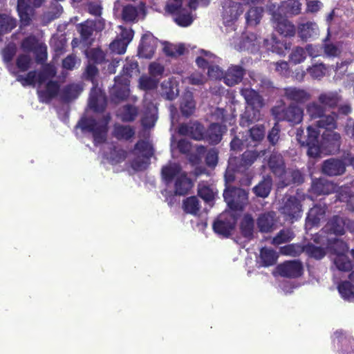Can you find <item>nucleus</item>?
<instances>
[{
	"instance_id": "nucleus-1",
	"label": "nucleus",
	"mask_w": 354,
	"mask_h": 354,
	"mask_svg": "<svg viewBox=\"0 0 354 354\" xmlns=\"http://www.w3.org/2000/svg\"><path fill=\"white\" fill-rule=\"evenodd\" d=\"M111 120L109 114L104 115L99 120L95 118H84L78 122V125L82 131L91 133L95 145L104 143L106 141L108 133V124Z\"/></svg>"
},
{
	"instance_id": "nucleus-2",
	"label": "nucleus",
	"mask_w": 354,
	"mask_h": 354,
	"mask_svg": "<svg viewBox=\"0 0 354 354\" xmlns=\"http://www.w3.org/2000/svg\"><path fill=\"white\" fill-rule=\"evenodd\" d=\"M241 93L246 103L251 106V110L247 109L241 115L240 120L241 126L248 127L257 120V116L259 115V109L264 106L263 99L258 92L252 88H243Z\"/></svg>"
},
{
	"instance_id": "nucleus-3",
	"label": "nucleus",
	"mask_w": 354,
	"mask_h": 354,
	"mask_svg": "<svg viewBox=\"0 0 354 354\" xmlns=\"http://www.w3.org/2000/svg\"><path fill=\"white\" fill-rule=\"evenodd\" d=\"M274 118L278 122H287L292 125L299 124L303 120L304 110L295 104L286 105L283 101L271 109Z\"/></svg>"
},
{
	"instance_id": "nucleus-4",
	"label": "nucleus",
	"mask_w": 354,
	"mask_h": 354,
	"mask_svg": "<svg viewBox=\"0 0 354 354\" xmlns=\"http://www.w3.org/2000/svg\"><path fill=\"white\" fill-rule=\"evenodd\" d=\"M319 134L316 127L308 126L306 129V135L304 134L303 129H297V139L301 146L308 147L307 153L310 157L316 158L320 156Z\"/></svg>"
},
{
	"instance_id": "nucleus-5",
	"label": "nucleus",
	"mask_w": 354,
	"mask_h": 354,
	"mask_svg": "<svg viewBox=\"0 0 354 354\" xmlns=\"http://www.w3.org/2000/svg\"><path fill=\"white\" fill-rule=\"evenodd\" d=\"M223 196L228 207L234 211L243 210L248 201V192L240 187H227Z\"/></svg>"
},
{
	"instance_id": "nucleus-6",
	"label": "nucleus",
	"mask_w": 354,
	"mask_h": 354,
	"mask_svg": "<svg viewBox=\"0 0 354 354\" xmlns=\"http://www.w3.org/2000/svg\"><path fill=\"white\" fill-rule=\"evenodd\" d=\"M346 230L354 233V221L346 217L335 215L328 221L323 232L342 236L345 234Z\"/></svg>"
},
{
	"instance_id": "nucleus-7",
	"label": "nucleus",
	"mask_w": 354,
	"mask_h": 354,
	"mask_svg": "<svg viewBox=\"0 0 354 354\" xmlns=\"http://www.w3.org/2000/svg\"><path fill=\"white\" fill-rule=\"evenodd\" d=\"M44 1V0H17V10L24 26L30 24L35 8H39Z\"/></svg>"
},
{
	"instance_id": "nucleus-8",
	"label": "nucleus",
	"mask_w": 354,
	"mask_h": 354,
	"mask_svg": "<svg viewBox=\"0 0 354 354\" xmlns=\"http://www.w3.org/2000/svg\"><path fill=\"white\" fill-rule=\"evenodd\" d=\"M283 97L290 104L299 106L308 102L311 99V94L306 88L291 86L283 88Z\"/></svg>"
},
{
	"instance_id": "nucleus-9",
	"label": "nucleus",
	"mask_w": 354,
	"mask_h": 354,
	"mask_svg": "<svg viewBox=\"0 0 354 354\" xmlns=\"http://www.w3.org/2000/svg\"><path fill=\"white\" fill-rule=\"evenodd\" d=\"M165 10L174 17V21L180 26L187 27L193 22L190 12L183 5L166 4Z\"/></svg>"
},
{
	"instance_id": "nucleus-10",
	"label": "nucleus",
	"mask_w": 354,
	"mask_h": 354,
	"mask_svg": "<svg viewBox=\"0 0 354 354\" xmlns=\"http://www.w3.org/2000/svg\"><path fill=\"white\" fill-rule=\"evenodd\" d=\"M235 218L228 214H221L213 223L214 232L223 237H229L235 227Z\"/></svg>"
},
{
	"instance_id": "nucleus-11",
	"label": "nucleus",
	"mask_w": 354,
	"mask_h": 354,
	"mask_svg": "<svg viewBox=\"0 0 354 354\" xmlns=\"http://www.w3.org/2000/svg\"><path fill=\"white\" fill-rule=\"evenodd\" d=\"M276 270L281 277L297 279L303 274L304 267L299 260H290L277 265Z\"/></svg>"
},
{
	"instance_id": "nucleus-12",
	"label": "nucleus",
	"mask_w": 354,
	"mask_h": 354,
	"mask_svg": "<svg viewBox=\"0 0 354 354\" xmlns=\"http://www.w3.org/2000/svg\"><path fill=\"white\" fill-rule=\"evenodd\" d=\"M341 136L334 131H324L322 135L320 150L328 154H333L339 151Z\"/></svg>"
},
{
	"instance_id": "nucleus-13",
	"label": "nucleus",
	"mask_w": 354,
	"mask_h": 354,
	"mask_svg": "<svg viewBox=\"0 0 354 354\" xmlns=\"http://www.w3.org/2000/svg\"><path fill=\"white\" fill-rule=\"evenodd\" d=\"M281 212L286 216L287 219H298L301 216V204L300 201L296 196H290L284 203Z\"/></svg>"
},
{
	"instance_id": "nucleus-14",
	"label": "nucleus",
	"mask_w": 354,
	"mask_h": 354,
	"mask_svg": "<svg viewBox=\"0 0 354 354\" xmlns=\"http://www.w3.org/2000/svg\"><path fill=\"white\" fill-rule=\"evenodd\" d=\"M339 354L354 353V339L346 334L343 330H337L334 333Z\"/></svg>"
},
{
	"instance_id": "nucleus-15",
	"label": "nucleus",
	"mask_w": 354,
	"mask_h": 354,
	"mask_svg": "<svg viewBox=\"0 0 354 354\" xmlns=\"http://www.w3.org/2000/svg\"><path fill=\"white\" fill-rule=\"evenodd\" d=\"M178 133L182 136H187L196 140H204L205 130L200 122L181 124L178 127Z\"/></svg>"
},
{
	"instance_id": "nucleus-16",
	"label": "nucleus",
	"mask_w": 354,
	"mask_h": 354,
	"mask_svg": "<svg viewBox=\"0 0 354 354\" xmlns=\"http://www.w3.org/2000/svg\"><path fill=\"white\" fill-rule=\"evenodd\" d=\"M156 47V39L151 33H146L142 37L138 54L142 58L151 59L155 53Z\"/></svg>"
},
{
	"instance_id": "nucleus-17",
	"label": "nucleus",
	"mask_w": 354,
	"mask_h": 354,
	"mask_svg": "<svg viewBox=\"0 0 354 354\" xmlns=\"http://www.w3.org/2000/svg\"><path fill=\"white\" fill-rule=\"evenodd\" d=\"M322 171L329 176H339L345 172L346 165L343 160L332 158L323 162Z\"/></svg>"
},
{
	"instance_id": "nucleus-18",
	"label": "nucleus",
	"mask_w": 354,
	"mask_h": 354,
	"mask_svg": "<svg viewBox=\"0 0 354 354\" xmlns=\"http://www.w3.org/2000/svg\"><path fill=\"white\" fill-rule=\"evenodd\" d=\"M274 27L278 33L285 37H294L296 33L295 25L281 15H274Z\"/></svg>"
},
{
	"instance_id": "nucleus-19",
	"label": "nucleus",
	"mask_w": 354,
	"mask_h": 354,
	"mask_svg": "<svg viewBox=\"0 0 354 354\" xmlns=\"http://www.w3.org/2000/svg\"><path fill=\"white\" fill-rule=\"evenodd\" d=\"M268 165L271 172L279 178V180L286 173L285 161L280 153H272L268 158Z\"/></svg>"
},
{
	"instance_id": "nucleus-20",
	"label": "nucleus",
	"mask_w": 354,
	"mask_h": 354,
	"mask_svg": "<svg viewBox=\"0 0 354 354\" xmlns=\"http://www.w3.org/2000/svg\"><path fill=\"white\" fill-rule=\"evenodd\" d=\"M276 213L267 212L261 214L257 219V225L259 230L262 233H269L276 228Z\"/></svg>"
},
{
	"instance_id": "nucleus-21",
	"label": "nucleus",
	"mask_w": 354,
	"mask_h": 354,
	"mask_svg": "<svg viewBox=\"0 0 354 354\" xmlns=\"http://www.w3.org/2000/svg\"><path fill=\"white\" fill-rule=\"evenodd\" d=\"M245 74V71L243 67L239 65H232L224 73V82L229 86H235L242 81Z\"/></svg>"
},
{
	"instance_id": "nucleus-22",
	"label": "nucleus",
	"mask_w": 354,
	"mask_h": 354,
	"mask_svg": "<svg viewBox=\"0 0 354 354\" xmlns=\"http://www.w3.org/2000/svg\"><path fill=\"white\" fill-rule=\"evenodd\" d=\"M304 182V174L297 169H290L283 176L277 183L279 189H283L291 185H301Z\"/></svg>"
},
{
	"instance_id": "nucleus-23",
	"label": "nucleus",
	"mask_w": 354,
	"mask_h": 354,
	"mask_svg": "<svg viewBox=\"0 0 354 354\" xmlns=\"http://www.w3.org/2000/svg\"><path fill=\"white\" fill-rule=\"evenodd\" d=\"M225 130V126L218 123H212L205 130L204 140L211 145H217L222 140L223 134Z\"/></svg>"
},
{
	"instance_id": "nucleus-24",
	"label": "nucleus",
	"mask_w": 354,
	"mask_h": 354,
	"mask_svg": "<svg viewBox=\"0 0 354 354\" xmlns=\"http://www.w3.org/2000/svg\"><path fill=\"white\" fill-rule=\"evenodd\" d=\"M60 89V86L57 81L50 80L46 84V89L39 91L38 95L40 101L44 103H49L53 98L57 97Z\"/></svg>"
},
{
	"instance_id": "nucleus-25",
	"label": "nucleus",
	"mask_w": 354,
	"mask_h": 354,
	"mask_svg": "<svg viewBox=\"0 0 354 354\" xmlns=\"http://www.w3.org/2000/svg\"><path fill=\"white\" fill-rule=\"evenodd\" d=\"M259 153L257 151H245L237 160L236 170L244 172L257 160Z\"/></svg>"
},
{
	"instance_id": "nucleus-26",
	"label": "nucleus",
	"mask_w": 354,
	"mask_h": 354,
	"mask_svg": "<svg viewBox=\"0 0 354 354\" xmlns=\"http://www.w3.org/2000/svg\"><path fill=\"white\" fill-rule=\"evenodd\" d=\"M193 187L192 180L187 177L186 173H181L175 180L174 192L176 195L185 196L187 194Z\"/></svg>"
},
{
	"instance_id": "nucleus-27",
	"label": "nucleus",
	"mask_w": 354,
	"mask_h": 354,
	"mask_svg": "<svg viewBox=\"0 0 354 354\" xmlns=\"http://www.w3.org/2000/svg\"><path fill=\"white\" fill-rule=\"evenodd\" d=\"M115 85L112 90V97L114 100L121 101L126 100L129 95V80H118L114 79Z\"/></svg>"
},
{
	"instance_id": "nucleus-28",
	"label": "nucleus",
	"mask_w": 354,
	"mask_h": 354,
	"mask_svg": "<svg viewBox=\"0 0 354 354\" xmlns=\"http://www.w3.org/2000/svg\"><path fill=\"white\" fill-rule=\"evenodd\" d=\"M272 187V179L270 176L266 175L252 188V192L257 197L266 198L270 194Z\"/></svg>"
},
{
	"instance_id": "nucleus-29",
	"label": "nucleus",
	"mask_w": 354,
	"mask_h": 354,
	"mask_svg": "<svg viewBox=\"0 0 354 354\" xmlns=\"http://www.w3.org/2000/svg\"><path fill=\"white\" fill-rule=\"evenodd\" d=\"M140 73L138 63L134 59H126V62L123 66L122 71L120 74L116 76L118 80H129L133 75H138Z\"/></svg>"
},
{
	"instance_id": "nucleus-30",
	"label": "nucleus",
	"mask_w": 354,
	"mask_h": 354,
	"mask_svg": "<svg viewBox=\"0 0 354 354\" xmlns=\"http://www.w3.org/2000/svg\"><path fill=\"white\" fill-rule=\"evenodd\" d=\"M297 34L301 40L306 41L308 39L318 35V26L314 21L300 23L297 26Z\"/></svg>"
},
{
	"instance_id": "nucleus-31",
	"label": "nucleus",
	"mask_w": 354,
	"mask_h": 354,
	"mask_svg": "<svg viewBox=\"0 0 354 354\" xmlns=\"http://www.w3.org/2000/svg\"><path fill=\"white\" fill-rule=\"evenodd\" d=\"M122 40H115L110 44L111 49L118 54H122L126 50V46L133 37V31L132 30H124L121 33Z\"/></svg>"
},
{
	"instance_id": "nucleus-32",
	"label": "nucleus",
	"mask_w": 354,
	"mask_h": 354,
	"mask_svg": "<svg viewBox=\"0 0 354 354\" xmlns=\"http://www.w3.org/2000/svg\"><path fill=\"white\" fill-rule=\"evenodd\" d=\"M335 185L326 179H316L313 182L312 189L317 195H328L335 192Z\"/></svg>"
},
{
	"instance_id": "nucleus-33",
	"label": "nucleus",
	"mask_w": 354,
	"mask_h": 354,
	"mask_svg": "<svg viewBox=\"0 0 354 354\" xmlns=\"http://www.w3.org/2000/svg\"><path fill=\"white\" fill-rule=\"evenodd\" d=\"M135 129L129 125L115 124L112 135L118 140H129L135 136Z\"/></svg>"
},
{
	"instance_id": "nucleus-34",
	"label": "nucleus",
	"mask_w": 354,
	"mask_h": 354,
	"mask_svg": "<svg viewBox=\"0 0 354 354\" xmlns=\"http://www.w3.org/2000/svg\"><path fill=\"white\" fill-rule=\"evenodd\" d=\"M326 210L327 205L326 204H315L308 213V221L313 225H318L321 219L324 217Z\"/></svg>"
},
{
	"instance_id": "nucleus-35",
	"label": "nucleus",
	"mask_w": 354,
	"mask_h": 354,
	"mask_svg": "<svg viewBox=\"0 0 354 354\" xmlns=\"http://www.w3.org/2000/svg\"><path fill=\"white\" fill-rule=\"evenodd\" d=\"M337 115L333 112L329 115H324L316 122V127L324 129V131H334L337 127Z\"/></svg>"
},
{
	"instance_id": "nucleus-36",
	"label": "nucleus",
	"mask_w": 354,
	"mask_h": 354,
	"mask_svg": "<svg viewBox=\"0 0 354 354\" xmlns=\"http://www.w3.org/2000/svg\"><path fill=\"white\" fill-rule=\"evenodd\" d=\"M254 220L251 214H244L240 223V230L242 236L247 239L253 238Z\"/></svg>"
},
{
	"instance_id": "nucleus-37",
	"label": "nucleus",
	"mask_w": 354,
	"mask_h": 354,
	"mask_svg": "<svg viewBox=\"0 0 354 354\" xmlns=\"http://www.w3.org/2000/svg\"><path fill=\"white\" fill-rule=\"evenodd\" d=\"M17 25L16 18L6 13L0 14V35L10 32Z\"/></svg>"
},
{
	"instance_id": "nucleus-38",
	"label": "nucleus",
	"mask_w": 354,
	"mask_h": 354,
	"mask_svg": "<svg viewBox=\"0 0 354 354\" xmlns=\"http://www.w3.org/2000/svg\"><path fill=\"white\" fill-rule=\"evenodd\" d=\"M277 253L272 249L263 248L260 250L261 264L263 267L274 265L278 259Z\"/></svg>"
},
{
	"instance_id": "nucleus-39",
	"label": "nucleus",
	"mask_w": 354,
	"mask_h": 354,
	"mask_svg": "<svg viewBox=\"0 0 354 354\" xmlns=\"http://www.w3.org/2000/svg\"><path fill=\"white\" fill-rule=\"evenodd\" d=\"M326 247L336 255L344 254L348 250L347 243L337 238L327 239Z\"/></svg>"
},
{
	"instance_id": "nucleus-40",
	"label": "nucleus",
	"mask_w": 354,
	"mask_h": 354,
	"mask_svg": "<svg viewBox=\"0 0 354 354\" xmlns=\"http://www.w3.org/2000/svg\"><path fill=\"white\" fill-rule=\"evenodd\" d=\"M181 167L177 164L165 165L162 167L161 175L163 180L171 183L175 178H177L181 173Z\"/></svg>"
},
{
	"instance_id": "nucleus-41",
	"label": "nucleus",
	"mask_w": 354,
	"mask_h": 354,
	"mask_svg": "<svg viewBox=\"0 0 354 354\" xmlns=\"http://www.w3.org/2000/svg\"><path fill=\"white\" fill-rule=\"evenodd\" d=\"M318 101L324 108L333 109L337 106L340 101V97L335 93H323L319 95Z\"/></svg>"
},
{
	"instance_id": "nucleus-42",
	"label": "nucleus",
	"mask_w": 354,
	"mask_h": 354,
	"mask_svg": "<svg viewBox=\"0 0 354 354\" xmlns=\"http://www.w3.org/2000/svg\"><path fill=\"white\" fill-rule=\"evenodd\" d=\"M183 208L185 212L192 215H197L201 209L198 198L195 196L186 198L183 201Z\"/></svg>"
},
{
	"instance_id": "nucleus-43",
	"label": "nucleus",
	"mask_w": 354,
	"mask_h": 354,
	"mask_svg": "<svg viewBox=\"0 0 354 354\" xmlns=\"http://www.w3.org/2000/svg\"><path fill=\"white\" fill-rule=\"evenodd\" d=\"M138 115V108L132 104H127L121 108L120 117L122 122H131L136 120Z\"/></svg>"
},
{
	"instance_id": "nucleus-44",
	"label": "nucleus",
	"mask_w": 354,
	"mask_h": 354,
	"mask_svg": "<svg viewBox=\"0 0 354 354\" xmlns=\"http://www.w3.org/2000/svg\"><path fill=\"white\" fill-rule=\"evenodd\" d=\"M281 9L285 15H298L301 12V3L298 0H287L282 3Z\"/></svg>"
},
{
	"instance_id": "nucleus-45",
	"label": "nucleus",
	"mask_w": 354,
	"mask_h": 354,
	"mask_svg": "<svg viewBox=\"0 0 354 354\" xmlns=\"http://www.w3.org/2000/svg\"><path fill=\"white\" fill-rule=\"evenodd\" d=\"M337 289L344 299L348 301L354 299V285L351 281H342L338 285Z\"/></svg>"
},
{
	"instance_id": "nucleus-46",
	"label": "nucleus",
	"mask_w": 354,
	"mask_h": 354,
	"mask_svg": "<svg viewBox=\"0 0 354 354\" xmlns=\"http://www.w3.org/2000/svg\"><path fill=\"white\" fill-rule=\"evenodd\" d=\"M282 254L291 257H298L305 252V245L292 243L284 245L280 248Z\"/></svg>"
},
{
	"instance_id": "nucleus-47",
	"label": "nucleus",
	"mask_w": 354,
	"mask_h": 354,
	"mask_svg": "<svg viewBox=\"0 0 354 354\" xmlns=\"http://www.w3.org/2000/svg\"><path fill=\"white\" fill-rule=\"evenodd\" d=\"M89 106L96 113H102L106 108L104 97L99 94H94L90 97Z\"/></svg>"
},
{
	"instance_id": "nucleus-48",
	"label": "nucleus",
	"mask_w": 354,
	"mask_h": 354,
	"mask_svg": "<svg viewBox=\"0 0 354 354\" xmlns=\"http://www.w3.org/2000/svg\"><path fill=\"white\" fill-rule=\"evenodd\" d=\"M138 17V10L136 6L131 4L123 6L122 19L125 22H134Z\"/></svg>"
},
{
	"instance_id": "nucleus-49",
	"label": "nucleus",
	"mask_w": 354,
	"mask_h": 354,
	"mask_svg": "<svg viewBox=\"0 0 354 354\" xmlns=\"http://www.w3.org/2000/svg\"><path fill=\"white\" fill-rule=\"evenodd\" d=\"M80 85L72 84L66 86L62 91V97L66 101H71L78 97L82 91Z\"/></svg>"
},
{
	"instance_id": "nucleus-50",
	"label": "nucleus",
	"mask_w": 354,
	"mask_h": 354,
	"mask_svg": "<svg viewBox=\"0 0 354 354\" xmlns=\"http://www.w3.org/2000/svg\"><path fill=\"white\" fill-rule=\"evenodd\" d=\"M180 109L181 114L187 118L194 113L195 110V102L191 95L183 99L180 102Z\"/></svg>"
},
{
	"instance_id": "nucleus-51",
	"label": "nucleus",
	"mask_w": 354,
	"mask_h": 354,
	"mask_svg": "<svg viewBox=\"0 0 354 354\" xmlns=\"http://www.w3.org/2000/svg\"><path fill=\"white\" fill-rule=\"evenodd\" d=\"M185 48L183 44L174 45L166 43L163 48V51L167 56L171 57H177L184 54Z\"/></svg>"
},
{
	"instance_id": "nucleus-52",
	"label": "nucleus",
	"mask_w": 354,
	"mask_h": 354,
	"mask_svg": "<svg viewBox=\"0 0 354 354\" xmlns=\"http://www.w3.org/2000/svg\"><path fill=\"white\" fill-rule=\"evenodd\" d=\"M306 111L313 119H319L325 113V108L323 105L315 102L309 103L306 106Z\"/></svg>"
},
{
	"instance_id": "nucleus-53",
	"label": "nucleus",
	"mask_w": 354,
	"mask_h": 354,
	"mask_svg": "<svg viewBox=\"0 0 354 354\" xmlns=\"http://www.w3.org/2000/svg\"><path fill=\"white\" fill-rule=\"evenodd\" d=\"M294 238L293 232L289 230H281L277 235L273 237L271 243L272 245H279L290 241Z\"/></svg>"
},
{
	"instance_id": "nucleus-54",
	"label": "nucleus",
	"mask_w": 354,
	"mask_h": 354,
	"mask_svg": "<svg viewBox=\"0 0 354 354\" xmlns=\"http://www.w3.org/2000/svg\"><path fill=\"white\" fill-rule=\"evenodd\" d=\"M134 149L142 153V157L149 159L153 154L152 146L146 140H140L134 146Z\"/></svg>"
},
{
	"instance_id": "nucleus-55",
	"label": "nucleus",
	"mask_w": 354,
	"mask_h": 354,
	"mask_svg": "<svg viewBox=\"0 0 354 354\" xmlns=\"http://www.w3.org/2000/svg\"><path fill=\"white\" fill-rule=\"evenodd\" d=\"M310 257L315 259H322L326 255L325 250L319 246H316L312 243H308L305 245V252Z\"/></svg>"
},
{
	"instance_id": "nucleus-56",
	"label": "nucleus",
	"mask_w": 354,
	"mask_h": 354,
	"mask_svg": "<svg viewBox=\"0 0 354 354\" xmlns=\"http://www.w3.org/2000/svg\"><path fill=\"white\" fill-rule=\"evenodd\" d=\"M334 263L337 269L341 271H349L353 268L351 261L344 254L337 255Z\"/></svg>"
},
{
	"instance_id": "nucleus-57",
	"label": "nucleus",
	"mask_w": 354,
	"mask_h": 354,
	"mask_svg": "<svg viewBox=\"0 0 354 354\" xmlns=\"http://www.w3.org/2000/svg\"><path fill=\"white\" fill-rule=\"evenodd\" d=\"M306 58V50L300 46H297L294 48L289 55V61L294 64H298L303 62Z\"/></svg>"
},
{
	"instance_id": "nucleus-58",
	"label": "nucleus",
	"mask_w": 354,
	"mask_h": 354,
	"mask_svg": "<svg viewBox=\"0 0 354 354\" xmlns=\"http://www.w3.org/2000/svg\"><path fill=\"white\" fill-rule=\"evenodd\" d=\"M17 53V47L15 44H7L2 50L3 60L6 64H10Z\"/></svg>"
},
{
	"instance_id": "nucleus-59",
	"label": "nucleus",
	"mask_w": 354,
	"mask_h": 354,
	"mask_svg": "<svg viewBox=\"0 0 354 354\" xmlns=\"http://www.w3.org/2000/svg\"><path fill=\"white\" fill-rule=\"evenodd\" d=\"M198 195L205 202H210L214 200V195L212 188L209 186L199 184L198 186Z\"/></svg>"
},
{
	"instance_id": "nucleus-60",
	"label": "nucleus",
	"mask_w": 354,
	"mask_h": 354,
	"mask_svg": "<svg viewBox=\"0 0 354 354\" xmlns=\"http://www.w3.org/2000/svg\"><path fill=\"white\" fill-rule=\"evenodd\" d=\"M348 187H344L339 193L338 200L346 202L349 208L354 210V194L350 193Z\"/></svg>"
},
{
	"instance_id": "nucleus-61",
	"label": "nucleus",
	"mask_w": 354,
	"mask_h": 354,
	"mask_svg": "<svg viewBox=\"0 0 354 354\" xmlns=\"http://www.w3.org/2000/svg\"><path fill=\"white\" fill-rule=\"evenodd\" d=\"M41 44H38L37 40L35 37L29 36L23 39L21 42V47L24 50L27 52H35Z\"/></svg>"
},
{
	"instance_id": "nucleus-62",
	"label": "nucleus",
	"mask_w": 354,
	"mask_h": 354,
	"mask_svg": "<svg viewBox=\"0 0 354 354\" xmlns=\"http://www.w3.org/2000/svg\"><path fill=\"white\" fill-rule=\"evenodd\" d=\"M17 80L24 86L30 85L34 86L37 82V72L36 71H29L26 77L19 75L17 77Z\"/></svg>"
},
{
	"instance_id": "nucleus-63",
	"label": "nucleus",
	"mask_w": 354,
	"mask_h": 354,
	"mask_svg": "<svg viewBox=\"0 0 354 354\" xmlns=\"http://www.w3.org/2000/svg\"><path fill=\"white\" fill-rule=\"evenodd\" d=\"M307 71L312 77L319 79L324 76L326 68L324 64H318L310 66L307 68Z\"/></svg>"
},
{
	"instance_id": "nucleus-64",
	"label": "nucleus",
	"mask_w": 354,
	"mask_h": 354,
	"mask_svg": "<svg viewBox=\"0 0 354 354\" xmlns=\"http://www.w3.org/2000/svg\"><path fill=\"white\" fill-rule=\"evenodd\" d=\"M90 62H93L92 64H102L105 60V55L100 48H92L88 55Z\"/></svg>"
}]
</instances>
